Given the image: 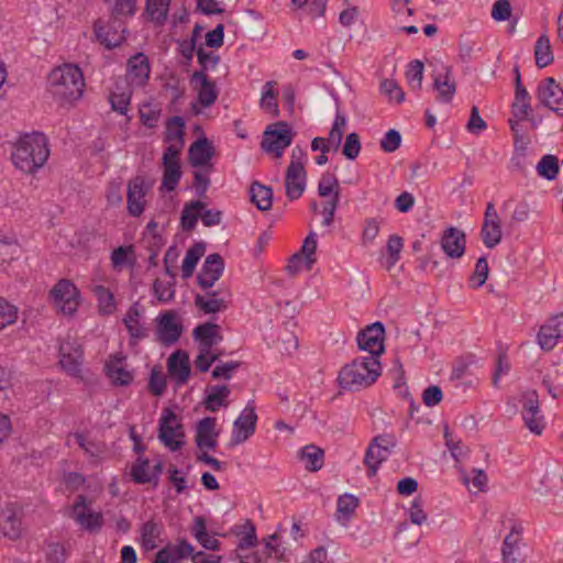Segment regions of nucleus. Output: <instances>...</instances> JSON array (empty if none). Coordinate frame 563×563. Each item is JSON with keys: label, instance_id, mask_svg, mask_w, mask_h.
I'll return each mask as SVG.
<instances>
[{"label": "nucleus", "instance_id": "69168bd1", "mask_svg": "<svg viewBox=\"0 0 563 563\" xmlns=\"http://www.w3.org/2000/svg\"><path fill=\"white\" fill-rule=\"evenodd\" d=\"M402 246L404 241L399 235L393 234L388 238L386 250L390 266L395 265L400 260V252L402 250Z\"/></svg>", "mask_w": 563, "mask_h": 563}, {"label": "nucleus", "instance_id": "72a5a7b5", "mask_svg": "<svg viewBox=\"0 0 563 563\" xmlns=\"http://www.w3.org/2000/svg\"><path fill=\"white\" fill-rule=\"evenodd\" d=\"M195 305L206 314L224 311L228 308L225 299L220 297L218 290L207 291L206 296L196 295Z\"/></svg>", "mask_w": 563, "mask_h": 563}, {"label": "nucleus", "instance_id": "a19ab883", "mask_svg": "<svg viewBox=\"0 0 563 563\" xmlns=\"http://www.w3.org/2000/svg\"><path fill=\"white\" fill-rule=\"evenodd\" d=\"M109 5L111 19L122 21L132 18L136 13V0H104Z\"/></svg>", "mask_w": 563, "mask_h": 563}, {"label": "nucleus", "instance_id": "a878e982", "mask_svg": "<svg viewBox=\"0 0 563 563\" xmlns=\"http://www.w3.org/2000/svg\"><path fill=\"white\" fill-rule=\"evenodd\" d=\"M305 166L288 165L285 177L286 195L289 200L300 198L306 188Z\"/></svg>", "mask_w": 563, "mask_h": 563}, {"label": "nucleus", "instance_id": "c03bdc74", "mask_svg": "<svg viewBox=\"0 0 563 563\" xmlns=\"http://www.w3.org/2000/svg\"><path fill=\"white\" fill-rule=\"evenodd\" d=\"M531 112V97L527 89L515 91V99L511 106V113L517 121L529 119Z\"/></svg>", "mask_w": 563, "mask_h": 563}, {"label": "nucleus", "instance_id": "052dcab7", "mask_svg": "<svg viewBox=\"0 0 563 563\" xmlns=\"http://www.w3.org/2000/svg\"><path fill=\"white\" fill-rule=\"evenodd\" d=\"M273 81H267L264 85L262 98H261V107L267 112H272L274 115L278 114V106L276 102V93L273 90Z\"/></svg>", "mask_w": 563, "mask_h": 563}, {"label": "nucleus", "instance_id": "7c9ffc66", "mask_svg": "<svg viewBox=\"0 0 563 563\" xmlns=\"http://www.w3.org/2000/svg\"><path fill=\"white\" fill-rule=\"evenodd\" d=\"M142 311L137 302L133 303L123 318V324L131 341H139L147 335L145 327L141 323Z\"/></svg>", "mask_w": 563, "mask_h": 563}, {"label": "nucleus", "instance_id": "603ef678", "mask_svg": "<svg viewBox=\"0 0 563 563\" xmlns=\"http://www.w3.org/2000/svg\"><path fill=\"white\" fill-rule=\"evenodd\" d=\"M131 478L136 484H147L153 481L150 472V460L146 457H137L130 471Z\"/></svg>", "mask_w": 563, "mask_h": 563}, {"label": "nucleus", "instance_id": "1a4fd4ad", "mask_svg": "<svg viewBox=\"0 0 563 563\" xmlns=\"http://www.w3.org/2000/svg\"><path fill=\"white\" fill-rule=\"evenodd\" d=\"M537 98L542 106L563 118V89L554 78L548 77L539 84Z\"/></svg>", "mask_w": 563, "mask_h": 563}, {"label": "nucleus", "instance_id": "2eb2a0df", "mask_svg": "<svg viewBox=\"0 0 563 563\" xmlns=\"http://www.w3.org/2000/svg\"><path fill=\"white\" fill-rule=\"evenodd\" d=\"M148 187L143 177L137 176L128 183L126 210L132 217H140L146 207Z\"/></svg>", "mask_w": 563, "mask_h": 563}, {"label": "nucleus", "instance_id": "cd10ccee", "mask_svg": "<svg viewBox=\"0 0 563 563\" xmlns=\"http://www.w3.org/2000/svg\"><path fill=\"white\" fill-rule=\"evenodd\" d=\"M191 81L200 82V88L198 89V101L203 108H209L217 101L219 90L216 84L210 80L203 70H196L191 76Z\"/></svg>", "mask_w": 563, "mask_h": 563}, {"label": "nucleus", "instance_id": "5701e85b", "mask_svg": "<svg viewBox=\"0 0 563 563\" xmlns=\"http://www.w3.org/2000/svg\"><path fill=\"white\" fill-rule=\"evenodd\" d=\"M217 418L206 417L197 424L196 444L200 450H214L218 446L219 432L216 431Z\"/></svg>", "mask_w": 563, "mask_h": 563}, {"label": "nucleus", "instance_id": "8fccbe9b", "mask_svg": "<svg viewBox=\"0 0 563 563\" xmlns=\"http://www.w3.org/2000/svg\"><path fill=\"white\" fill-rule=\"evenodd\" d=\"M537 173L544 179L554 180L560 173L558 157L551 154L542 156L537 165Z\"/></svg>", "mask_w": 563, "mask_h": 563}, {"label": "nucleus", "instance_id": "f3484780", "mask_svg": "<svg viewBox=\"0 0 563 563\" xmlns=\"http://www.w3.org/2000/svg\"><path fill=\"white\" fill-rule=\"evenodd\" d=\"M224 271V261L218 253L209 254L197 276L202 289H210L220 279Z\"/></svg>", "mask_w": 563, "mask_h": 563}, {"label": "nucleus", "instance_id": "4c0bfd02", "mask_svg": "<svg viewBox=\"0 0 563 563\" xmlns=\"http://www.w3.org/2000/svg\"><path fill=\"white\" fill-rule=\"evenodd\" d=\"M251 201L261 211H267L272 208L273 191L271 187L264 186L258 181H253L250 187Z\"/></svg>", "mask_w": 563, "mask_h": 563}, {"label": "nucleus", "instance_id": "473e14b6", "mask_svg": "<svg viewBox=\"0 0 563 563\" xmlns=\"http://www.w3.org/2000/svg\"><path fill=\"white\" fill-rule=\"evenodd\" d=\"M190 533L202 548L211 551L220 550L221 542L218 539L209 536L207 532V522L202 516L195 517L194 523L190 528Z\"/></svg>", "mask_w": 563, "mask_h": 563}, {"label": "nucleus", "instance_id": "a18cd8bd", "mask_svg": "<svg viewBox=\"0 0 563 563\" xmlns=\"http://www.w3.org/2000/svg\"><path fill=\"white\" fill-rule=\"evenodd\" d=\"M162 533V525L154 521L148 520L143 523L141 528V538L142 543L147 550H153L157 547V541Z\"/></svg>", "mask_w": 563, "mask_h": 563}, {"label": "nucleus", "instance_id": "c9c22d12", "mask_svg": "<svg viewBox=\"0 0 563 563\" xmlns=\"http://www.w3.org/2000/svg\"><path fill=\"white\" fill-rule=\"evenodd\" d=\"M205 207L206 203L200 200H191L185 203L180 217V225L184 231L191 232L195 230Z\"/></svg>", "mask_w": 563, "mask_h": 563}, {"label": "nucleus", "instance_id": "4468645a", "mask_svg": "<svg viewBox=\"0 0 563 563\" xmlns=\"http://www.w3.org/2000/svg\"><path fill=\"white\" fill-rule=\"evenodd\" d=\"M93 32L98 42L107 48H114L125 41V27L121 21L106 23L99 19L93 24Z\"/></svg>", "mask_w": 563, "mask_h": 563}, {"label": "nucleus", "instance_id": "393cba45", "mask_svg": "<svg viewBox=\"0 0 563 563\" xmlns=\"http://www.w3.org/2000/svg\"><path fill=\"white\" fill-rule=\"evenodd\" d=\"M59 363L63 369L74 377L80 376L82 363L81 346H73L70 343H63L59 349Z\"/></svg>", "mask_w": 563, "mask_h": 563}, {"label": "nucleus", "instance_id": "de8ad7c7", "mask_svg": "<svg viewBox=\"0 0 563 563\" xmlns=\"http://www.w3.org/2000/svg\"><path fill=\"white\" fill-rule=\"evenodd\" d=\"M483 243L486 247L493 249L501 240V227L499 220L483 222L481 230Z\"/></svg>", "mask_w": 563, "mask_h": 563}, {"label": "nucleus", "instance_id": "09e8293b", "mask_svg": "<svg viewBox=\"0 0 563 563\" xmlns=\"http://www.w3.org/2000/svg\"><path fill=\"white\" fill-rule=\"evenodd\" d=\"M93 292L98 300L100 313L106 316L112 314L115 311L117 303L110 289L102 285H98L93 288Z\"/></svg>", "mask_w": 563, "mask_h": 563}, {"label": "nucleus", "instance_id": "ea45409f", "mask_svg": "<svg viewBox=\"0 0 563 563\" xmlns=\"http://www.w3.org/2000/svg\"><path fill=\"white\" fill-rule=\"evenodd\" d=\"M172 0H145V13L156 24H164L167 20Z\"/></svg>", "mask_w": 563, "mask_h": 563}, {"label": "nucleus", "instance_id": "412c9836", "mask_svg": "<svg viewBox=\"0 0 563 563\" xmlns=\"http://www.w3.org/2000/svg\"><path fill=\"white\" fill-rule=\"evenodd\" d=\"M522 419L526 427L536 435H540L543 432L545 422L540 412L539 400L536 393L526 397L522 406Z\"/></svg>", "mask_w": 563, "mask_h": 563}, {"label": "nucleus", "instance_id": "e433bc0d", "mask_svg": "<svg viewBox=\"0 0 563 563\" xmlns=\"http://www.w3.org/2000/svg\"><path fill=\"white\" fill-rule=\"evenodd\" d=\"M433 87L438 91V99L441 102H451L456 91V85L455 81L451 79L450 68H445V73L443 75L440 74L433 78Z\"/></svg>", "mask_w": 563, "mask_h": 563}, {"label": "nucleus", "instance_id": "20e7f679", "mask_svg": "<svg viewBox=\"0 0 563 563\" xmlns=\"http://www.w3.org/2000/svg\"><path fill=\"white\" fill-rule=\"evenodd\" d=\"M184 437V426L178 420L177 415L172 409L165 408L159 418L158 439L165 446L175 452L181 449Z\"/></svg>", "mask_w": 563, "mask_h": 563}, {"label": "nucleus", "instance_id": "bb28decb", "mask_svg": "<svg viewBox=\"0 0 563 563\" xmlns=\"http://www.w3.org/2000/svg\"><path fill=\"white\" fill-rule=\"evenodd\" d=\"M194 552V547L185 539L178 540L175 545H166L161 549L155 556V563H177L189 558Z\"/></svg>", "mask_w": 563, "mask_h": 563}, {"label": "nucleus", "instance_id": "79ce46f5", "mask_svg": "<svg viewBox=\"0 0 563 563\" xmlns=\"http://www.w3.org/2000/svg\"><path fill=\"white\" fill-rule=\"evenodd\" d=\"M536 65L544 68L553 63L554 56L550 44V38L545 34H541L534 45Z\"/></svg>", "mask_w": 563, "mask_h": 563}, {"label": "nucleus", "instance_id": "4be33fe9", "mask_svg": "<svg viewBox=\"0 0 563 563\" xmlns=\"http://www.w3.org/2000/svg\"><path fill=\"white\" fill-rule=\"evenodd\" d=\"M167 371L178 386L185 385L191 373L188 353L177 350L170 354L167 361Z\"/></svg>", "mask_w": 563, "mask_h": 563}, {"label": "nucleus", "instance_id": "0e129e2a", "mask_svg": "<svg viewBox=\"0 0 563 563\" xmlns=\"http://www.w3.org/2000/svg\"><path fill=\"white\" fill-rule=\"evenodd\" d=\"M243 536L240 538L238 543V549L245 550L256 547L257 537L255 531V526L251 520H246L243 526Z\"/></svg>", "mask_w": 563, "mask_h": 563}, {"label": "nucleus", "instance_id": "dca6fc26", "mask_svg": "<svg viewBox=\"0 0 563 563\" xmlns=\"http://www.w3.org/2000/svg\"><path fill=\"white\" fill-rule=\"evenodd\" d=\"M563 334V313L549 318L537 335L538 344L543 351L553 350Z\"/></svg>", "mask_w": 563, "mask_h": 563}, {"label": "nucleus", "instance_id": "4d7b16f0", "mask_svg": "<svg viewBox=\"0 0 563 563\" xmlns=\"http://www.w3.org/2000/svg\"><path fill=\"white\" fill-rule=\"evenodd\" d=\"M423 63L419 59L411 60L406 70V79L412 89H420L423 79Z\"/></svg>", "mask_w": 563, "mask_h": 563}, {"label": "nucleus", "instance_id": "13d9d810", "mask_svg": "<svg viewBox=\"0 0 563 563\" xmlns=\"http://www.w3.org/2000/svg\"><path fill=\"white\" fill-rule=\"evenodd\" d=\"M488 272L489 267L487 260L484 256L479 257L475 264L474 272L470 278L471 286L473 288L482 287L487 280Z\"/></svg>", "mask_w": 563, "mask_h": 563}, {"label": "nucleus", "instance_id": "6e6d98bb", "mask_svg": "<svg viewBox=\"0 0 563 563\" xmlns=\"http://www.w3.org/2000/svg\"><path fill=\"white\" fill-rule=\"evenodd\" d=\"M317 250V235L314 232H310L303 240L302 246L298 253L305 258V266L308 271L312 268L317 258L314 256Z\"/></svg>", "mask_w": 563, "mask_h": 563}, {"label": "nucleus", "instance_id": "58836bf2", "mask_svg": "<svg viewBox=\"0 0 563 563\" xmlns=\"http://www.w3.org/2000/svg\"><path fill=\"white\" fill-rule=\"evenodd\" d=\"M299 456L309 472H317L323 466L324 452L317 445L309 444L303 446L300 450Z\"/></svg>", "mask_w": 563, "mask_h": 563}, {"label": "nucleus", "instance_id": "2f4dec72", "mask_svg": "<svg viewBox=\"0 0 563 563\" xmlns=\"http://www.w3.org/2000/svg\"><path fill=\"white\" fill-rule=\"evenodd\" d=\"M207 396L203 400L206 410L217 412L221 407L228 406V397L231 394L227 385H212L206 388Z\"/></svg>", "mask_w": 563, "mask_h": 563}, {"label": "nucleus", "instance_id": "338daca9", "mask_svg": "<svg viewBox=\"0 0 563 563\" xmlns=\"http://www.w3.org/2000/svg\"><path fill=\"white\" fill-rule=\"evenodd\" d=\"M147 388L148 391L154 396H162L165 391L166 378L159 369H152Z\"/></svg>", "mask_w": 563, "mask_h": 563}, {"label": "nucleus", "instance_id": "f8f14e48", "mask_svg": "<svg viewBox=\"0 0 563 563\" xmlns=\"http://www.w3.org/2000/svg\"><path fill=\"white\" fill-rule=\"evenodd\" d=\"M257 415L255 408L247 405L233 422L230 446H235L249 440L255 432Z\"/></svg>", "mask_w": 563, "mask_h": 563}, {"label": "nucleus", "instance_id": "49530a36", "mask_svg": "<svg viewBox=\"0 0 563 563\" xmlns=\"http://www.w3.org/2000/svg\"><path fill=\"white\" fill-rule=\"evenodd\" d=\"M205 253V245L202 243H196L192 245L185 255L181 265L183 277L188 278L192 275L200 257Z\"/></svg>", "mask_w": 563, "mask_h": 563}, {"label": "nucleus", "instance_id": "7ed1b4c3", "mask_svg": "<svg viewBox=\"0 0 563 563\" xmlns=\"http://www.w3.org/2000/svg\"><path fill=\"white\" fill-rule=\"evenodd\" d=\"M380 373L379 360L375 356H358L340 369L338 382L341 388L355 391L373 385Z\"/></svg>", "mask_w": 563, "mask_h": 563}, {"label": "nucleus", "instance_id": "f257e3e1", "mask_svg": "<svg viewBox=\"0 0 563 563\" xmlns=\"http://www.w3.org/2000/svg\"><path fill=\"white\" fill-rule=\"evenodd\" d=\"M49 156L48 139L42 132L21 135L14 143L11 159L15 168L34 174L45 165Z\"/></svg>", "mask_w": 563, "mask_h": 563}, {"label": "nucleus", "instance_id": "ddd939ff", "mask_svg": "<svg viewBox=\"0 0 563 563\" xmlns=\"http://www.w3.org/2000/svg\"><path fill=\"white\" fill-rule=\"evenodd\" d=\"M183 324L174 311H165L157 317V340L166 346L175 344L183 333Z\"/></svg>", "mask_w": 563, "mask_h": 563}, {"label": "nucleus", "instance_id": "774afa93", "mask_svg": "<svg viewBox=\"0 0 563 563\" xmlns=\"http://www.w3.org/2000/svg\"><path fill=\"white\" fill-rule=\"evenodd\" d=\"M68 553L65 547L59 542H53L47 545L46 560L48 563H66Z\"/></svg>", "mask_w": 563, "mask_h": 563}, {"label": "nucleus", "instance_id": "9b49d317", "mask_svg": "<svg viewBox=\"0 0 563 563\" xmlns=\"http://www.w3.org/2000/svg\"><path fill=\"white\" fill-rule=\"evenodd\" d=\"M163 178L162 188L166 191H174L181 178L180 154L174 147H166L162 157Z\"/></svg>", "mask_w": 563, "mask_h": 563}, {"label": "nucleus", "instance_id": "680f3d73", "mask_svg": "<svg viewBox=\"0 0 563 563\" xmlns=\"http://www.w3.org/2000/svg\"><path fill=\"white\" fill-rule=\"evenodd\" d=\"M361 151L360 135L355 132L349 133L345 137L342 154L350 161H354Z\"/></svg>", "mask_w": 563, "mask_h": 563}, {"label": "nucleus", "instance_id": "f03ea898", "mask_svg": "<svg viewBox=\"0 0 563 563\" xmlns=\"http://www.w3.org/2000/svg\"><path fill=\"white\" fill-rule=\"evenodd\" d=\"M85 86L82 71L76 64H63L55 67L48 75V90L62 104L79 100Z\"/></svg>", "mask_w": 563, "mask_h": 563}, {"label": "nucleus", "instance_id": "3c124183", "mask_svg": "<svg viewBox=\"0 0 563 563\" xmlns=\"http://www.w3.org/2000/svg\"><path fill=\"white\" fill-rule=\"evenodd\" d=\"M111 262L114 269L135 264V252L133 245L119 246L111 253Z\"/></svg>", "mask_w": 563, "mask_h": 563}, {"label": "nucleus", "instance_id": "e2e57ef3", "mask_svg": "<svg viewBox=\"0 0 563 563\" xmlns=\"http://www.w3.org/2000/svg\"><path fill=\"white\" fill-rule=\"evenodd\" d=\"M380 91L388 97L390 101H396L397 103H401L404 101L405 93L394 79H384L380 82Z\"/></svg>", "mask_w": 563, "mask_h": 563}, {"label": "nucleus", "instance_id": "0eeeda50", "mask_svg": "<svg viewBox=\"0 0 563 563\" xmlns=\"http://www.w3.org/2000/svg\"><path fill=\"white\" fill-rule=\"evenodd\" d=\"M395 446L396 441L389 434H380L372 440L364 456L368 476L376 475L380 464L389 457L391 449Z\"/></svg>", "mask_w": 563, "mask_h": 563}, {"label": "nucleus", "instance_id": "39448f33", "mask_svg": "<svg viewBox=\"0 0 563 563\" xmlns=\"http://www.w3.org/2000/svg\"><path fill=\"white\" fill-rule=\"evenodd\" d=\"M294 133L285 121H278L266 128L261 143L262 148L282 157L284 151L291 144Z\"/></svg>", "mask_w": 563, "mask_h": 563}, {"label": "nucleus", "instance_id": "5fc2aeb1", "mask_svg": "<svg viewBox=\"0 0 563 563\" xmlns=\"http://www.w3.org/2000/svg\"><path fill=\"white\" fill-rule=\"evenodd\" d=\"M358 499L352 494H344L338 498L336 512L339 518L349 520L358 507Z\"/></svg>", "mask_w": 563, "mask_h": 563}, {"label": "nucleus", "instance_id": "6e6552de", "mask_svg": "<svg viewBox=\"0 0 563 563\" xmlns=\"http://www.w3.org/2000/svg\"><path fill=\"white\" fill-rule=\"evenodd\" d=\"M385 328L382 322L377 321L358 332L356 341L362 351L369 353L377 360L384 353Z\"/></svg>", "mask_w": 563, "mask_h": 563}, {"label": "nucleus", "instance_id": "c756f323", "mask_svg": "<svg viewBox=\"0 0 563 563\" xmlns=\"http://www.w3.org/2000/svg\"><path fill=\"white\" fill-rule=\"evenodd\" d=\"M213 155V145L207 137L196 140L188 150V159L192 167L208 165Z\"/></svg>", "mask_w": 563, "mask_h": 563}, {"label": "nucleus", "instance_id": "b1692460", "mask_svg": "<svg viewBox=\"0 0 563 563\" xmlns=\"http://www.w3.org/2000/svg\"><path fill=\"white\" fill-rule=\"evenodd\" d=\"M522 527L520 523L514 522L510 532L505 537L501 555L505 563H520L523 560L520 558L519 543L521 541Z\"/></svg>", "mask_w": 563, "mask_h": 563}, {"label": "nucleus", "instance_id": "aec40b11", "mask_svg": "<svg viewBox=\"0 0 563 563\" xmlns=\"http://www.w3.org/2000/svg\"><path fill=\"white\" fill-rule=\"evenodd\" d=\"M440 244L442 251L445 253L448 257L460 258L465 253V233L455 227H450L444 230Z\"/></svg>", "mask_w": 563, "mask_h": 563}, {"label": "nucleus", "instance_id": "864d4df0", "mask_svg": "<svg viewBox=\"0 0 563 563\" xmlns=\"http://www.w3.org/2000/svg\"><path fill=\"white\" fill-rule=\"evenodd\" d=\"M132 91L125 88L122 91H113L109 97L111 108L119 114L125 115L131 103Z\"/></svg>", "mask_w": 563, "mask_h": 563}, {"label": "nucleus", "instance_id": "37998d69", "mask_svg": "<svg viewBox=\"0 0 563 563\" xmlns=\"http://www.w3.org/2000/svg\"><path fill=\"white\" fill-rule=\"evenodd\" d=\"M0 531L10 540H16L20 538L22 531L21 519L13 509H5L4 518L0 522Z\"/></svg>", "mask_w": 563, "mask_h": 563}, {"label": "nucleus", "instance_id": "f704fd0d", "mask_svg": "<svg viewBox=\"0 0 563 563\" xmlns=\"http://www.w3.org/2000/svg\"><path fill=\"white\" fill-rule=\"evenodd\" d=\"M122 358L115 357L106 363L104 372L114 386H129L133 382V373L121 366Z\"/></svg>", "mask_w": 563, "mask_h": 563}, {"label": "nucleus", "instance_id": "6ab92c4d", "mask_svg": "<svg viewBox=\"0 0 563 563\" xmlns=\"http://www.w3.org/2000/svg\"><path fill=\"white\" fill-rule=\"evenodd\" d=\"M192 338L198 342L200 352H209L223 340L220 325L209 321L198 324L192 330Z\"/></svg>", "mask_w": 563, "mask_h": 563}, {"label": "nucleus", "instance_id": "423d86ee", "mask_svg": "<svg viewBox=\"0 0 563 563\" xmlns=\"http://www.w3.org/2000/svg\"><path fill=\"white\" fill-rule=\"evenodd\" d=\"M49 296L54 307L64 314L73 316L79 307V290L69 279L58 280L51 289Z\"/></svg>", "mask_w": 563, "mask_h": 563}, {"label": "nucleus", "instance_id": "9d476101", "mask_svg": "<svg viewBox=\"0 0 563 563\" xmlns=\"http://www.w3.org/2000/svg\"><path fill=\"white\" fill-rule=\"evenodd\" d=\"M71 517L85 530L95 532L103 526V516L101 512L91 511L89 503L85 495H78L73 505Z\"/></svg>", "mask_w": 563, "mask_h": 563}, {"label": "nucleus", "instance_id": "bf43d9fd", "mask_svg": "<svg viewBox=\"0 0 563 563\" xmlns=\"http://www.w3.org/2000/svg\"><path fill=\"white\" fill-rule=\"evenodd\" d=\"M18 319V309L3 298H0V331Z\"/></svg>", "mask_w": 563, "mask_h": 563}, {"label": "nucleus", "instance_id": "a211bd4d", "mask_svg": "<svg viewBox=\"0 0 563 563\" xmlns=\"http://www.w3.org/2000/svg\"><path fill=\"white\" fill-rule=\"evenodd\" d=\"M150 60L144 53H136L129 58L126 64V80L130 85L143 87L150 78Z\"/></svg>", "mask_w": 563, "mask_h": 563}, {"label": "nucleus", "instance_id": "c85d7f7f", "mask_svg": "<svg viewBox=\"0 0 563 563\" xmlns=\"http://www.w3.org/2000/svg\"><path fill=\"white\" fill-rule=\"evenodd\" d=\"M165 128L164 142L169 143L167 147L177 148L180 154L185 144V120L179 115L170 117Z\"/></svg>", "mask_w": 563, "mask_h": 563}]
</instances>
